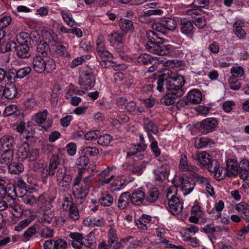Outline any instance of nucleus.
Segmentation results:
<instances>
[{
    "label": "nucleus",
    "mask_w": 249,
    "mask_h": 249,
    "mask_svg": "<svg viewBox=\"0 0 249 249\" xmlns=\"http://www.w3.org/2000/svg\"><path fill=\"white\" fill-rule=\"evenodd\" d=\"M48 111L46 109L38 112L34 116V120L37 124H43L47 118Z\"/></svg>",
    "instance_id": "nucleus-42"
},
{
    "label": "nucleus",
    "mask_w": 249,
    "mask_h": 249,
    "mask_svg": "<svg viewBox=\"0 0 249 249\" xmlns=\"http://www.w3.org/2000/svg\"><path fill=\"white\" fill-rule=\"evenodd\" d=\"M235 209L239 213H244L247 215H248L249 213V205L244 202H241L237 204Z\"/></svg>",
    "instance_id": "nucleus-51"
},
{
    "label": "nucleus",
    "mask_w": 249,
    "mask_h": 249,
    "mask_svg": "<svg viewBox=\"0 0 249 249\" xmlns=\"http://www.w3.org/2000/svg\"><path fill=\"white\" fill-rule=\"evenodd\" d=\"M11 186L7 187L5 186L1 183H0V198L3 199L4 198L6 195L8 196H10L11 195V191H12L11 190Z\"/></svg>",
    "instance_id": "nucleus-52"
},
{
    "label": "nucleus",
    "mask_w": 249,
    "mask_h": 249,
    "mask_svg": "<svg viewBox=\"0 0 249 249\" xmlns=\"http://www.w3.org/2000/svg\"><path fill=\"white\" fill-rule=\"evenodd\" d=\"M60 14L68 26L72 27L76 25V22L73 19L72 15L70 12L67 10H62L60 12Z\"/></svg>",
    "instance_id": "nucleus-33"
},
{
    "label": "nucleus",
    "mask_w": 249,
    "mask_h": 249,
    "mask_svg": "<svg viewBox=\"0 0 249 249\" xmlns=\"http://www.w3.org/2000/svg\"><path fill=\"white\" fill-rule=\"evenodd\" d=\"M86 221L88 222L89 225L91 227L102 226L104 225L105 222L104 219L100 217L89 218Z\"/></svg>",
    "instance_id": "nucleus-41"
},
{
    "label": "nucleus",
    "mask_w": 249,
    "mask_h": 249,
    "mask_svg": "<svg viewBox=\"0 0 249 249\" xmlns=\"http://www.w3.org/2000/svg\"><path fill=\"white\" fill-rule=\"evenodd\" d=\"M196 158L199 163L203 166H206L210 163L212 159V157L206 152L197 153Z\"/></svg>",
    "instance_id": "nucleus-28"
},
{
    "label": "nucleus",
    "mask_w": 249,
    "mask_h": 249,
    "mask_svg": "<svg viewBox=\"0 0 249 249\" xmlns=\"http://www.w3.org/2000/svg\"><path fill=\"white\" fill-rule=\"evenodd\" d=\"M159 191L156 188H153L149 190L145 196V201L149 203H154L158 198Z\"/></svg>",
    "instance_id": "nucleus-32"
},
{
    "label": "nucleus",
    "mask_w": 249,
    "mask_h": 249,
    "mask_svg": "<svg viewBox=\"0 0 249 249\" xmlns=\"http://www.w3.org/2000/svg\"><path fill=\"white\" fill-rule=\"evenodd\" d=\"M45 71L50 72L56 68V64L54 60L52 58L45 57Z\"/></svg>",
    "instance_id": "nucleus-50"
},
{
    "label": "nucleus",
    "mask_w": 249,
    "mask_h": 249,
    "mask_svg": "<svg viewBox=\"0 0 249 249\" xmlns=\"http://www.w3.org/2000/svg\"><path fill=\"white\" fill-rule=\"evenodd\" d=\"M131 201V194L128 192L121 194L118 201V207L121 210H124L127 208Z\"/></svg>",
    "instance_id": "nucleus-16"
},
{
    "label": "nucleus",
    "mask_w": 249,
    "mask_h": 249,
    "mask_svg": "<svg viewBox=\"0 0 249 249\" xmlns=\"http://www.w3.org/2000/svg\"><path fill=\"white\" fill-rule=\"evenodd\" d=\"M53 230L47 227L42 229L40 232V235L41 237L48 238L53 237Z\"/></svg>",
    "instance_id": "nucleus-58"
},
{
    "label": "nucleus",
    "mask_w": 249,
    "mask_h": 249,
    "mask_svg": "<svg viewBox=\"0 0 249 249\" xmlns=\"http://www.w3.org/2000/svg\"><path fill=\"white\" fill-rule=\"evenodd\" d=\"M120 29L124 33L132 32L133 30V22L131 20L126 18H120L119 22Z\"/></svg>",
    "instance_id": "nucleus-25"
},
{
    "label": "nucleus",
    "mask_w": 249,
    "mask_h": 249,
    "mask_svg": "<svg viewBox=\"0 0 249 249\" xmlns=\"http://www.w3.org/2000/svg\"><path fill=\"white\" fill-rule=\"evenodd\" d=\"M14 139L13 136L5 135L0 139V151H14Z\"/></svg>",
    "instance_id": "nucleus-12"
},
{
    "label": "nucleus",
    "mask_w": 249,
    "mask_h": 249,
    "mask_svg": "<svg viewBox=\"0 0 249 249\" xmlns=\"http://www.w3.org/2000/svg\"><path fill=\"white\" fill-rule=\"evenodd\" d=\"M124 39V34L114 33L108 36V39L112 46L120 45L122 43Z\"/></svg>",
    "instance_id": "nucleus-30"
},
{
    "label": "nucleus",
    "mask_w": 249,
    "mask_h": 249,
    "mask_svg": "<svg viewBox=\"0 0 249 249\" xmlns=\"http://www.w3.org/2000/svg\"><path fill=\"white\" fill-rule=\"evenodd\" d=\"M71 180V176L66 173L64 176L62 177V178H60L57 181H58V184L60 186L64 188H69Z\"/></svg>",
    "instance_id": "nucleus-40"
},
{
    "label": "nucleus",
    "mask_w": 249,
    "mask_h": 249,
    "mask_svg": "<svg viewBox=\"0 0 249 249\" xmlns=\"http://www.w3.org/2000/svg\"><path fill=\"white\" fill-rule=\"evenodd\" d=\"M148 137L149 140L151 142L150 148L151 150L156 157L159 156L160 154V150L158 146V142L155 140L151 134L148 133Z\"/></svg>",
    "instance_id": "nucleus-38"
},
{
    "label": "nucleus",
    "mask_w": 249,
    "mask_h": 249,
    "mask_svg": "<svg viewBox=\"0 0 249 249\" xmlns=\"http://www.w3.org/2000/svg\"><path fill=\"white\" fill-rule=\"evenodd\" d=\"M202 99V93L197 89H193L187 94V101L192 104H198L201 102Z\"/></svg>",
    "instance_id": "nucleus-14"
},
{
    "label": "nucleus",
    "mask_w": 249,
    "mask_h": 249,
    "mask_svg": "<svg viewBox=\"0 0 249 249\" xmlns=\"http://www.w3.org/2000/svg\"><path fill=\"white\" fill-rule=\"evenodd\" d=\"M67 245V242L63 239H58L54 240V249H66Z\"/></svg>",
    "instance_id": "nucleus-60"
},
{
    "label": "nucleus",
    "mask_w": 249,
    "mask_h": 249,
    "mask_svg": "<svg viewBox=\"0 0 249 249\" xmlns=\"http://www.w3.org/2000/svg\"><path fill=\"white\" fill-rule=\"evenodd\" d=\"M16 55L21 59L29 58L32 54L29 45L26 43H18L16 44L15 49Z\"/></svg>",
    "instance_id": "nucleus-9"
},
{
    "label": "nucleus",
    "mask_w": 249,
    "mask_h": 249,
    "mask_svg": "<svg viewBox=\"0 0 249 249\" xmlns=\"http://www.w3.org/2000/svg\"><path fill=\"white\" fill-rule=\"evenodd\" d=\"M219 165L220 164L217 160L212 159L210 163L208 164L207 165L208 166L209 171L211 173H213L218 170V168L219 167Z\"/></svg>",
    "instance_id": "nucleus-61"
},
{
    "label": "nucleus",
    "mask_w": 249,
    "mask_h": 249,
    "mask_svg": "<svg viewBox=\"0 0 249 249\" xmlns=\"http://www.w3.org/2000/svg\"><path fill=\"white\" fill-rule=\"evenodd\" d=\"M85 154L91 157L97 156L99 150L95 147L87 146L83 149Z\"/></svg>",
    "instance_id": "nucleus-57"
},
{
    "label": "nucleus",
    "mask_w": 249,
    "mask_h": 249,
    "mask_svg": "<svg viewBox=\"0 0 249 249\" xmlns=\"http://www.w3.org/2000/svg\"><path fill=\"white\" fill-rule=\"evenodd\" d=\"M13 189L12 191L16 192L17 189L19 190L20 189L27 191L29 189V187L23 180L19 179L16 182L15 186H13Z\"/></svg>",
    "instance_id": "nucleus-59"
},
{
    "label": "nucleus",
    "mask_w": 249,
    "mask_h": 249,
    "mask_svg": "<svg viewBox=\"0 0 249 249\" xmlns=\"http://www.w3.org/2000/svg\"><path fill=\"white\" fill-rule=\"evenodd\" d=\"M14 151H4L0 157V163L8 165L13 160Z\"/></svg>",
    "instance_id": "nucleus-29"
},
{
    "label": "nucleus",
    "mask_w": 249,
    "mask_h": 249,
    "mask_svg": "<svg viewBox=\"0 0 249 249\" xmlns=\"http://www.w3.org/2000/svg\"><path fill=\"white\" fill-rule=\"evenodd\" d=\"M50 52V47L47 42L44 40H40L37 46L36 55L46 57Z\"/></svg>",
    "instance_id": "nucleus-20"
},
{
    "label": "nucleus",
    "mask_w": 249,
    "mask_h": 249,
    "mask_svg": "<svg viewBox=\"0 0 249 249\" xmlns=\"http://www.w3.org/2000/svg\"><path fill=\"white\" fill-rule=\"evenodd\" d=\"M145 36L148 40L145 47L148 52L161 55L170 54L171 45H161L163 43V39L157 33L148 30L146 31Z\"/></svg>",
    "instance_id": "nucleus-1"
},
{
    "label": "nucleus",
    "mask_w": 249,
    "mask_h": 249,
    "mask_svg": "<svg viewBox=\"0 0 249 249\" xmlns=\"http://www.w3.org/2000/svg\"><path fill=\"white\" fill-rule=\"evenodd\" d=\"M202 214L203 213L199 206H194L191 209V215L189 218V221L191 223H197Z\"/></svg>",
    "instance_id": "nucleus-23"
},
{
    "label": "nucleus",
    "mask_w": 249,
    "mask_h": 249,
    "mask_svg": "<svg viewBox=\"0 0 249 249\" xmlns=\"http://www.w3.org/2000/svg\"><path fill=\"white\" fill-rule=\"evenodd\" d=\"M226 175L231 177L237 175L239 172V166L236 160L228 158L226 160Z\"/></svg>",
    "instance_id": "nucleus-11"
},
{
    "label": "nucleus",
    "mask_w": 249,
    "mask_h": 249,
    "mask_svg": "<svg viewBox=\"0 0 249 249\" xmlns=\"http://www.w3.org/2000/svg\"><path fill=\"white\" fill-rule=\"evenodd\" d=\"M62 160L58 154L53 155L50 159L48 165H46L42 170L41 178H47L49 176H54L55 170L59 167Z\"/></svg>",
    "instance_id": "nucleus-5"
},
{
    "label": "nucleus",
    "mask_w": 249,
    "mask_h": 249,
    "mask_svg": "<svg viewBox=\"0 0 249 249\" xmlns=\"http://www.w3.org/2000/svg\"><path fill=\"white\" fill-rule=\"evenodd\" d=\"M45 57L36 55L33 60V68L36 72L41 73L45 71Z\"/></svg>",
    "instance_id": "nucleus-15"
},
{
    "label": "nucleus",
    "mask_w": 249,
    "mask_h": 249,
    "mask_svg": "<svg viewBox=\"0 0 249 249\" xmlns=\"http://www.w3.org/2000/svg\"><path fill=\"white\" fill-rule=\"evenodd\" d=\"M214 143V142L206 137H201L195 142V146L196 148H201L207 146H211Z\"/></svg>",
    "instance_id": "nucleus-27"
},
{
    "label": "nucleus",
    "mask_w": 249,
    "mask_h": 249,
    "mask_svg": "<svg viewBox=\"0 0 249 249\" xmlns=\"http://www.w3.org/2000/svg\"><path fill=\"white\" fill-rule=\"evenodd\" d=\"M181 31L186 35H192L193 33V25L192 23L186 18H182L180 20Z\"/></svg>",
    "instance_id": "nucleus-21"
},
{
    "label": "nucleus",
    "mask_w": 249,
    "mask_h": 249,
    "mask_svg": "<svg viewBox=\"0 0 249 249\" xmlns=\"http://www.w3.org/2000/svg\"><path fill=\"white\" fill-rule=\"evenodd\" d=\"M70 237L72 239L71 245L75 249H81L83 247V236L79 232H70Z\"/></svg>",
    "instance_id": "nucleus-17"
},
{
    "label": "nucleus",
    "mask_w": 249,
    "mask_h": 249,
    "mask_svg": "<svg viewBox=\"0 0 249 249\" xmlns=\"http://www.w3.org/2000/svg\"><path fill=\"white\" fill-rule=\"evenodd\" d=\"M32 71L29 66H26L16 71V74L14 72H7L3 69L0 68V84L9 81L11 82L15 81V78H23L28 75Z\"/></svg>",
    "instance_id": "nucleus-2"
},
{
    "label": "nucleus",
    "mask_w": 249,
    "mask_h": 249,
    "mask_svg": "<svg viewBox=\"0 0 249 249\" xmlns=\"http://www.w3.org/2000/svg\"><path fill=\"white\" fill-rule=\"evenodd\" d=\"M99 202L102 206L108 207L112 204L113 198L109 195H107L100 198Z\"/></svg>",
    "instance_id": "nucleus-56"
},
{
    "label": "nucleus",
    "mask_w": 249,
    "mask_h": 249,
    "mask_svg": "<svg viewBox=\"0 0 249 249\" xmlns=\"http://www.w3.org/2000/svg\"><path fill=\"white\" fill-rule=\"evenodd\" d=\"M217 121L215 119L209 118L202 121L201 123V127L208 132L213 131L217 125Z\"/></svg>",
    "instance_id": "nucleus-26"
},
{
    "label": "nucleus",
    "mask_w": 249,
    "mask_h": 249,
    "mask_svg": "<svg viewBox=\"0 0 249 249\" xmlns=\"http://www.w3.org/2000/svg\"><path fill=\"white\" fill-rule=\"evenodd\" d=\"M244 26V22L242 20H237L233 25V32L240 39L244 38L246 36L245 31L242 28Z\"/></svg>",
    "instance_id": "nucleus-19"
},
{
    "label": "nucleus",
    "mask_w": 249,
    "mask_h": 249,
    "mask_svg": "<svg viewBox=\"0 0 249 249\" xmlns=\"http://www.w3.org/2000/svg\"><path fill=\"white\" fill-rule=\"evenodd\" d=\"M172 185L176 188L181 186V190L184 195H187L193 190L195 183L190 178L186 175H176L172 179Z\"/></svg>",
    "instance_id": "nucleus-3"
},
{
    "label": "nucleus",
    "mask_w": 249,
    "mask_h": 249,
    "mask_svg": "<svg viewBox=\"0 0 249 249\" xmlns=\"http://www.w3.org/2000/svg\"><path fill=\"white\" fill-rule=\"evenodd\" d=\"M16 43L13 40H10L8 42L2 41L1 42L0 52L4 53L11 51L13 49L16 47Z\"/></svg>",
    "instance_id": "nucleus-35"
},
{
    "label": "nucleus",
    "mask_w": 249,
    "mask_h": 249,
    "mask_svg": "<svg viewBox=\"0 0 249 249\" xmlns=\"http://www.w3.org/2000/svg\"><path fill=\"white\" fill-rule=\"evenodd\" d=\"M8 169L12 174H18L23 171L24 167L21 163L13 162L9 165Z\"/></svg>",
    "instance_id": "nucleus-36"
},
{
    "label": "nucleus",
    "mask_w": 249,
    "mask_h": 249,
    "mask_svg": "<svg viewBox=\"0 0 249 249\" xmlns=\"http://www.w3.org/2000/svg\"><path fill=\"white\" fill-rule=\"evenodd\" d=\"M184 83V77L181 75L172 73V105L175 102L173 99L179 98L184 94V91L182 88Z\"/></svg>",
    "instance_id": "nucleus-4"
},
{
    "label": "nucleus",
    "mask_w": 249,
    "mask_h": 249,
    "mask_svg": "<svg viewBox=\"0 0 249 249\" xmlns=\"http://www.w3.org/2000/svg\"><path fill=\"white\" fill-rule=\"evenodd\" d=\"M18 89L14 84H6L3 91V95L8 99H12L16 97Z\"/></svg>",
    "instance_id": "nucleus-18"
},
{
    "label": "nucleus",
    "mask_w": 249,
    "mask_h": 249,
    "mask_svg": "<svg viewBox=\"0 0 249 249\" xmlns=\"http://www.w3.org/2000/svg\"><path fill=\"white\" fill-rule=\"evenodd\" d=\"M95 82V78L93 72L86 71L81 73L78 82L82 88L89 90L94 86Z\"/></svg>",
    "instance_id": "nucleus-7"
},
{
    "label": "nucleus",
    "mask_w": 249,
    "mask_h": 249,
    "mask_svg": "<svg viewBox=\"0 0 249 249\" xmlns=\"http://www.w3.org/2000/svg\"><path fill=\"white\" fill-rule=\"evenodd\" d=\"M144 127L147 131V133L151 134L150 132H152L153 134L157 135L158 132L156 124L149 119H145L144 121Z\"/></svg>",
    "instance_id": "nucleus-37"
},
{
    "label": "nucleus",
    "mask_w": 249,
    "mask_h": 249,
    "mask_svg": "<svg viewBox=\"0 0 249 249\" xmlns=\"http://www.w3.org/2000/svg\"><path fill=\"white\" fill-rule=\"evenodd\" d=\"M83 246L84 245L88 248H94L96 246V242L93 234L89 232L86 236L83 237Z\"/></svg>",
    "instance_id": "nucleus-34"
},
{
    "label": "nucleus",
    "mask_w": 249,
    "mask_h": 249,
    "mask_svg": "<svg viewBox=\"0 0 249 249\" xmlns=\"http://www.w3.org/2000/svg\"><path fill=\"white\" fill-rule=\"evenodd\" d=\"M231 73L234 78L242 77L244 74V68L241 66H235L231 69Z\"/></svg>",
    "instance_id": "nucleus-46"
},
{
    "label": "nucleus",
    "mask_w": 249,
    "mask_h": 249,
    "mask_svg": "<svg viewBox=\"0 0 249 249\" xmlns=\"http://www.w3.org/2000/svg\"><path fill=\"white\" fill-rule=\"evenodd\" d=\"M140 142L137 145H133L129 148L127 152V156H134L138 159H142L143 155L142 152H144L147 145L144 143V138L142 134L140 135Z\"/></svg>",
    "instance_id": "nucleus-8"
},
{
    "label": "nucleus",
    "mask_w": 249,
    "mask_h": 249,
    "mask_svg": "<svg viewBox=\"0 0 249 249\" xmlns=\"http://www.w3.org/2000/svg\"><path fill=\"white\" fill-rule=\"evenodd\" d=\"M36 232V228L35 226H33L29 227L27 231H26L24 234L23 237L26 240H29V238L35 235Z\"/></svg>",
    "instance_id": "nucleus-64"
},
{
    "label": "nucleus",
    "mask_w": 249,
    "mask_h": 249,
    "mask_svg": "<svg viewBox=\"0 0 249 249\" xmlns=\"http://www.w3.org/2000/svg\"><path fill=\"white\" fill-rule=\"evenodd\" d=\"M170 168L167 166H162L154 170L153 173L155 181L160 183L167 179L170 174Z\"/></svg>",
    "instance_id": "nucleus-10"
},
{
    "label": "nucleus",
    "mask_w": 249,
    "mask_h": 249,
    "mask_svg": "<svg viewBox=\"0 0 249 249\" xmlns=\"http://www.w3.org/2000/svg\"><path fill=\"white\" fill-rule=\"evenodd\" d=\"M152 61L153 59L151 56L146 53L141 54L137 58V62L141 64H151Z\"/></svg>",
    "instance_id": "nucleus-47"
},
{
    "label": "nucleus",
    "mask_w": 249,
    "mask_h": 249,
    "mask_svg": "<svg viewBox=\"0 0 249 249\" xmlns=\"http://www.w3.org/2000/svg\"><path fill=\"white\" fill-rule=\"evenodd\" d=\"M100 131L97 130H91L86 133L85 135V138L87 141H94L100 136Z\"/></svg>",
    "instance_id": "nucleus-49"
},
{
    "label": "nucleus",
    "mask_w": 249,
    "mask_h": 249,
    "mask_svg": "<svg viewBox=\"0 0 249 249\" xmlns=\"http://www.w3.org/2000/svg\"><path fill=\"white\" fill-rule=\"evenodd\" d=\"M179 168L182 171H189L193 173H196L198 170L196 166L188 162L187 156L184 154H182L181 155Z\"/></svg>",
    "instance_id": "nucleus-13"
},
{
    "label": "nucleus",
    "mask_w": 249,
    "mask_h": 249,
    "mask_svg": "<svg viewBox=\"0 0 249 249\" xmlns=\"http://www.w3.org/2000/svg\"><path fill=\"white\" fill-rule=\"evenodd\" d=\"M30 147L27 143H24L18 150V155L22 157V159L27 158L29 155Z\"/></svg>",
    "instance_id": "nucleus-48"
},
{
    "label": "nucleus",
    "mask_w": 249,
    "mask_h": 249,
    "mask_svg": "<svg viewBox=\"0 0 249 249\" xmlns=\"http://www.w3.org/2000/svg\"><path fill=\"white\" fill-rule=\"evenodd\" d=\"M228 83L230 88L232 90H238L241 87V84L238 80L234 78L233 76L229 78Z\"/></svg>",
    "instance_id": "nucleus-54"
},
{
    "label": "nucleus",
    "mask_w": 249,
    "mask_h": 249,
    "mask_svg": "<svg viewBox=\"0 0 249 249\" xmlns=\"http://www.w3.org/2000/svg\"><path fill=\"white\" fill-rule=\"evenodd\" d=\"M112 137L110 135L105 134L101 136L100 134L97 138V142L100 145L107 146L109 143Z\"/></svg>",
    "instance_id": "nucleus-53"
},
{
    "label": "nucleus",
    "mask_w": 249,
    "mask_h": 249,
    "mask_svg": "<svg viewBox=\"0 0 249 249\" xmlns=\"http://www.w3.org/2000/svg\"><path fill=\"white\" fill-rule=\"evenodd\" d=\"M110 171V169L109 168H107L100 174L99 181L101 185L109 183L114 178V175H111L109 178H107L109 174Z\"/></svg>",
    "instance_id": "nucleus-31"
},
{
    "label": "nucleus",
    "mask_w": 249,
    "mask_h": 249,
    "mask_svg": "<svg viewBox=\"0 0 249 249\" xmlns=\"http://www.w3.org/2000/svg\"><path fill=\"white\" fill-rule=\"evenodd\" d=\"M144 199V193L141 190H137L131 195V203L136 206L142 204Z\"/></svg>",
    "instance_id": "nucleus-22"
},
{
    "label": "nucleus",
    "mask_w": 249,
    "mask_h": 249,
    "mask_svg": "<svg viewBox=\"0 0 249 249\" xmlns=\"http://www.w3.org/2000/svg\"><path fill=\"white\" fill-rule=\"evenodd\" d=\"M17 110L18 107L16 105H11L5 107L3 114L6 116H10L15 113Z\"/></svg>",
    "instance_id": "nucleus-62"
},
{
    "label": "nucleus",
    "mask_w": 249,
    "mask_h": 249,
    "mask_svg": "<svg viewBox=\"0 0 249 249\" xmlns=\"http://www.w3.org/2000/svg\"><path fill=\"white\" fill-rule=\"evenodd\" d=\"M55 53L57 55L59 56L67 57L70 55L67 47L62 44H59L56 46Z\"/></svg>",
    "instance_id": "nucleus-43"
},
{
    "label": "nucleus",
    "mask_w": 249,
    "mask_h": 249,
    "mask_svg": "<svg viewBox=\"0 0 249 249\" xmlns=\"http://www.w3.org/2000/svg\"><path fill=\"white\" fill-rule=\"evenodd\" d=\"M22 201L25 204L31 206H34L36 204V197L30 194H25L20 196Z\"/></svg>",
    "instance_id": "nucleus-39"
},
{
    "label": "nucleus",
    "mask_w": 249,
    "mask_h": 249,
    "mask_svg": "<svg viewBox=\"0 0 249 249\" xmlns=\"http://www.w3.org/2000/svg\"><path fill=\"white\" fill-rule=\"evenodd\" d=\"M183 205L179 198L175 196H172V214L179 216L178 218L181 217L179 214L182 212Z\"/></svg>",
    "instance_id": "nucleus-24"
},
{
    "label": "nucleus",
    "mask_w": 249,
    "mask_h": 249,
    "mask_svg": "<svg viewBox=\"0 0 249 249\" xmlns=\"http://www.w3.org/2000/svg\"><path fill=\"white\" fill-rule=\"evenodd\" d=\"M193 21L195 25L199 29L203 28L206 24V20L204 16H199L196 18Z\"/></svg>",
    "instance_id": "nucleus-55"
},
{
    "label": "nucleus",
    "mask_w": 249,
    "mask_h": 249,
    "mask_svg": "<svg viewBox=\"0 0 249 249\" xmlns=\"http://www.w3.org/2000/svg\"><path fill=\"white\" fill-rule=\"evenodd\" d=\"M151 217L147 215H143L140 217L139 223H137L138 227L142 229H146L147 224L149 223V221L151 220Z\"/></svg>",
    "instance_id": "nucleus-45"
},
{
    "label": "nucleus",
    "mask_w": 249,
    "mask_h": 249,
    "mask_svg": "<svg viewBox=\"0 0 249 249\" xmlns=\"http://www.w3.org/2000/svg\"><path fill=\"white\" fill-rule=\"evenodd\" d=\"M69 217L74 221L79 219L78 210L74 204H72L69 208Z\"/></svg>",
    "instance_id": "nucleus-44"
},
{
    "label": "nucleus",
    "mask_w": 249,
    "mask_h": 249,
    "mask_svg": "<svg viewBox=\"0 0 249 249\" xmlns=\"http://www.w3.org/2000/svg\"><path fill=\"white\" fill-rule=\"evenodd\" d=\"M171 71L165 69L161 74L157 82V89L160 92L163 91L165 88L167 91L170 92L171 89Z\"/></svg>",
    "instance_id": "nucleus-6"
},
{
    "label": "nucleus",
    "mask_w": 249,
    "mask_h": 249,
    "mask_svg": "<svg viewBox=\"0 0 249 249\" xmlns=\"http://www.w3.org/2000/svg\"><path fill=\"white\" fill-rule=\"evenodd\" d=\"M234 247L235 242L233 239L228 240L227 243L218 244L219 249H233Z\"/></svg>",
    "instance_id": "nucleus-63"
}]
</instances>
